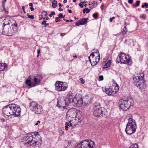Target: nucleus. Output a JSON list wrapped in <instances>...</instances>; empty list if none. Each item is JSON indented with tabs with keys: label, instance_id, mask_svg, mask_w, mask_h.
Listing matches in <instances>:
<instances>
[{
	"label": "nucleus",
	"instance_id": "1",
	"mask_svg": "<svg viewBox=\"0 0 148 148\" xmlns=\"http://www.w3.org/2000/svg\"><path fill=\"white\" fill-rule=\"evenodd\" d=\"M2 111L4 116H9L10 115H14L16 116H19L21 114V110L18 106L12 104L5 106L3 108Z\"/></svg>",
	"mask_w": 148,
	"mask_h": 148
},
{
	"label": "nucleus",
	"instance_id": "2",
	"mask_svg": "<svg viewBox=\"0 0 148 148\" xmlns=\"http://www.w3.org/2000/svg\"><path fill=\"white\" fill-rule=\"evenodd\" d=\"M35 137L30 134H28L24 138L25 141L24 143L27 146L30 145L39 147L41 145L42 140L41 139L37 140V138L40 135L37 134V135L34 134Z\"/></svg>",
	"mask_w": 148,
	"mask_h": 148
},
{
	"label": "nucleus",
	"instance_id": "3",
	"mask_svg": "<svg viewBox=\"0 0 148 148\" xmlns=\"http://www.w3.org/2000/svg\"><path fill=\"white\" fill-rule=\"evenodd\" d=\"M73 97L72 95L68 94L66 97L65 99L63 97H59L58 99L57 106L63 109H67L68 105L71 101Z\"/></svg>",
	"mask_w": 148,
	"mask_h": 148
},
{
	"label": "nucleus",
	"instance_id": "4",
	"mask_svg": "<svg viewBox=\"0 0 148 148\" xmlns=\"http://www.w3.org/2000/svg\"><path fill=\"white\" fill-rule=\"evenodd\" d=\"M144 76V74L141 73L136 75L134 76L133 78V82L134 85L142 90L144 89L146 87L143 80Z\"/></svg>",
	"mask_w": 148,
	"mask_h": 148
},
{
	"label": "nucleus",
	"instance_id": "5",
	"mask_svg": "<svg viewBox=\"0 0 148 148\" xmlns=\"http://www.w3.org/2000/svg\"><path fill=\"white\" fill-rule=\"evenodd\" d=\"M129 117L125 131L127 134L131 135L135 132L137 127L135 120L132 118V115H130Z\"/></svg>",
	"mask_w": 148,
	"mask_h": 148
},
{
	"label": "nucleus",
	"instance_id": "6",
	"mask_svg": "<svg viewBox=\"0 0 148 148\" xmlns=\"http://www.w3.org/2000/svg\"><path fill=\"white\" fill-rule=\"evenodd\" d=\"M29 79L26 81V83L29 86H34L40 84L42 77L41 75H34L32 77V78L31 76H29Z\"/></svg>",
	"mask_w": 148,
	"mask_h": 148
},
{
	"label": "nucleus",
	"instance_id": "7",
	"mask_svg": "<svg viewBox=\"0 0 148 148\" xmlns=\"http://www.w3.org/2000/svg\"><path fill=\"white\" fill-rule=\"evenodd\" d=\"M107 110L103 107H101L100 104L95 105L93 108V114L97 117H102L105 116L107 113Z\"/></svg>",
	"mask_w": 148,
	"mask_h": 148
},
{
	"label": "nucleus",
	"instance_id": "8",
	"mask_svg": "<svg viewBox=\"0 0 148 148\" xmlns=\"http://www.w3.org/2000/svg\"><path fill=\"white\" fill-rule=\"evenodd\" d=\"M134 104V101L133 99L127 98L125 100H121V103L120 107L122 110L126 111L128 110L131 106H133Z\"/></svg>",
	"mask_w": 148,
	"mask_h": 148
},
{
	"label": "nucleus",
	"instance_id": "9",
	"mask_svg": "<svg viewBox=\"0 0 148 148\" xmlns=\"http://www.w3.org/2000/svg\"><path fill=\"white\" fill-rule=\"evenodd\" d=\"M116 61L118 63L127 64L129 65L132 64V61L129 57L124 53H121L119 57L116 59Z\"/></svg>",
	"mask_w": 148,
	"mask_h": 148
},
{
	"label": "nucleus",
	"instance_id": "10",
	"mask_svg": "<svg viewBox=\"0 0 148 148\" xmlns=\"http://www.w3.org/2000/svg\"><path fill=\"white\" fill-rule=\"evenodd\" d=\"M119 89V86L117 84H116L115 86H110L109 88L106 87L105 88H102L103 91L109 96L115 94L118 92Z\"/></svg>",
	"mask_w": 148,
	"mask_h": 148
},
{
	"label": "nucleus",
	"instance_id": "11",
	"mask_svg": "<svg viewBox=\"0 0 148 148\" xmlns=\"http://www.w3.org/2000/svg\"><path fill=\"white\" fill-rule=\"evenodd\" d=\"M29 107L31 110L37 114H40L43 111L42 106L34 101H32L29 103Z\"/></svg>",
	"mask_w": 148,
	"mask_h": 148
},
{
	"label": "nucleus",
	"instance_id": "12",
	"mask_svg": "<svg viewBox=\"0 0 148 148\" xmlns=\"http://www.w3.org/2000/svg\"><path fill=\"white\" fill-rule=\"evenodd\" d=\"M94 142L88 140H84L78 144L75 147V148H93Z\"/></svg>",
	"mask_w": 148,
	"mask_h": 148
},
{
	"label": "nucleus",
	"instance_id": "13",
	"mask_svg": "<svg viewBox=\"0 0 148 148\" xmlns=\"http://www.w3.org/2000/svg\"><path fill=\"white\" fill-rule=\"evenodd\" d=\"M56 89L58 91H64L67 89L68 85L66 82L57 81L55 84Z\"/></svg>",
	"mask_w": 148,
	"mask_h": 148
},
{
	"label": "nucleus",
	"instance_id": "14",
	"mask_svg": "<svg viewBox=\"0 0 148 148\" xmlns=\"http://www.w3.org/2000/svg\"><path fill=\"white\" fill-rule=\"evenodd\" d=\"M72 100V103L73 106L76 107L81 106L83 104V101L82 98L79 97H75Z\"/></svg>",
	"mask_w": 148,
	"mask_h": 148
},
{
	"label": "nucleus",
	"instance_id": "15",
	"mask_svg": "<svg viewBox=\"0 0 148 148\" xmlns=\"http://www.w3.org/2000/svg\"><path fill=\"white\" fill-rule=\"evenodd\" d=\"M78 111L75 108H72L69 110L66 113V116L71 118H74L76 116Z\"/></svg>",
	"mask_w": 148,
	"mask_h": 148
},
{
	"label": "nucleus",
	"instance_id": "16",
	"mask_svg": "<svg viewBox=\"0 0 148 148\" xmlns=\"http://www.w3.org/2000/svg\"><path fill=\"white\" fill-rule=\"evenodd\" d=\"M7 25H8L7 23H3L4 31L5 33L8 34V35L12 36L14 34L13 29H12L10 27H8V28H5V26Z\"/></svg>",
	"mask_w": 148,
	"mask_h": 148
},
{
	"label": "nucleus",
	"instance_id": "17",
	"mask_svg": "<svg viewBox=\"0 0 148 148\" xmlns=\"http://www.w3.org/2000/svg\"><path fill=\"white\" fill-rule=\"evenodd\" d=\"M100 60V55L99 54L98 56L96 57H95L93 59H90V62L92 66H94L96 65L99 62Z\"/></svg>",
	"mask_w": 148,
	"mask_h": 148
},
{
	"label": "nucleus",
	"instance_id": "18",
	"mask_svg": "<svg viewBox=\"0 0 148 148\" xmlns=\"http://www.w3.org/2000/svg\"><path fill=\"white\" fill-rule=\"evenodd\" d=\"M76 116L75 117L76 120L78 121V122H81L83 119L82 115L80 114L79 112L78 111L76 114Z\"/></svg>",
	"mask_w": 148,
	"mask_h": 148
},
{
	"label": "nucleus",
	"instance_id": "19",
	"mask_svg": "<svg viewBox=\"0 0 148 148\" xmlns=\"http://www.w3.org/2000/svg\"><path fill=\"white\" fill-rule=\"evenodd\" d=\"M83 103H84V104L86 105L88 103L89 99V97L88 96H86L83 97L82 98Z\"/></svg>",
	"mask_w": 148,
	"mask_h": 148
},
{
	"label": "nucleus",
	"instance_id": "20",
	"mask_svg": "<svg viewBox=\"0 0 148 148\" xmlns=\"http://www.w3.org/2000/svg\"><path fill=\"white\" fill-rule=\"evenodd\" d=\"M88 19V18L86 19L85 18H82L79 21V23H82V25H84L87 23Z\"/></svg>",
	"mask_w": 148,
	"mask_h": 148
},
{
	"label": "nucleus",
	"instance_id": "21",
	"mask_svg": "<svg viewBox=\"0 0 148 148\" xmlns=\"http://www.w3.org/2000/svg\"><path fill=\"white\" fill-rule=\"evenodd\" d=\"M126 22L125 23L124 27L123 28V30L121 31V33L123 35L125 34L127 32V30L126 28Z\"/></svg>",
	"mask_w": 148,
	"mask_h": 148
},
{
	"label": "nucleus",
	"instance_id": "22",
	"mask_svg": "<svg viewBox=\"0 0 148 148\" xmlns=\"http://www.w3.org/2000/svg\"><path fill=\"white\" fill-rule=\"evenodd\" d=\"M72 124L70 123V122H66L65 123V129L66 130H68L69 127H70L72 126Z\"/></svg>",
	"mask_w": 148,
	"mask_h": 148
},
{
	"label": "nucleus",
	"instance_id": "23",
	"mask_svg": "<svg viewBox=\"0 0 148 148\" xmlns=\"http://www.w3.org/2000/svg\"><path fill=\"white\" fill-rule=\"evenodd\" d=\"M74 146V145L72 141L71 140L68 141L67 147H69L70 148H72Z\"/></svg>",
	"mask_w": 148,
	"mask_h": 148
},
{
	"label": "nucleus",
	"instance_id": "24",
	"mask_svg": "<svg viewBox=\"0 0 148 148\" xmlns=\"http://www.w3.org/2000/svg\"><path fill=\"white\" fill-rule=\"evenodd\" d=\"M52 7L53 8H56L57 6V2L56 1L53 0L52 2Z\"/></svg>",
	"mask_w": 148,
	"mask_h": 148
},
{
	"label": "nucleus",
	"instance_id": "25",
	"mask_svg": "<svg viewBox=\"0 0 148 148\" xmlns=\"http://www.w3.org/2000/svg\"><path fill=\"white\" fill-rule=\"evenodd\" d=\"M111 62L110 60H109L107 62L105 63V64L104 65V66L105 68H107L109 67L110 65Z\"/></svg>",
	"mask_w": 148,
	"mask_h": 148
},
{
	"label": "nucleus",
	"instance_id": "26",
	"mask_svg": "<svg viewBox=\"0 0 148 148\" xmlns=\"http://www.w3.org/2000/svg\"><path fill=\"white\" fill-rule=\"evenodd\" d=\"M130 148H139V147L138 144L136 143L131 146Z\"/></svg>",
	"mask_w": 148,
	"mask_h": 148
},
{
	"label": "nucleus",
	"instance_id": "27",
	"mask_svg": "<svg viewBox=\"0 0 148 148\" xmlns=\"http://www.w3.org/2000/svg\"><path fill=\"white\" fill-rule=\"evenodd\" d=\"M95 57L94 55V53H92L90 55V56L88 57L89 61H90V59H93L95 58Z\"/></svg>",
	"mask_w": 148,
	"mask_h": 148
},
{
	"label": "nucleus",
	"instance_id": "28",
	"mask_svg": "<svg viewBox=\"0 0 148 148\" xmlns=\"http://www.w3.org/2000/svg\"><path fill=\"white\" fill-rule=\"evenodd\" d=\"M86 12V13H88L90 12V10L88 8H85L83 9V13L84 14Z\"/></svg>",
	"mask_w": 148,
	"mask_h": 148
},
{
	"label": "nucleus",
	"instance_id": "29",
	"mask_svg": "<svg viewBox=\"0 0 148 148\" xmlns=\"http://www.w3.org/2000/svg\"><path fill=\"white\" fill-rule=\"evenodd\" d=\"M41 14L43 16H47V15L48 14L46 11L43 10Z\"/></svg>",
	"mask_w": 148,
	"mask_h": 148
},
{
	"label": "nucleus",
	"instance_id": "30",
	"mask_svg": "<svg viewBox=\"0 0 148 148\" xmlns=\"http://www.w3.org/2000/svg\"><path fill=\"white\" fill-rule=\"evenodd\" d=\"M91 4H93L92 7H96L97 5V3L96 1H93V3H91Z\"/></svg>",
	"mask_w": 148,
	"mask_h": 148
},
{
	"label": "nucleus",
	"instance_id": "31",
	"mask_svg": "<svg viewBox=\"0 0 148 148\" xmlns=\"http://www.w3.org/2000/svg\"><path fill=\"white\" fill-rule=\"evenodd\" d=\"M140 3V1H136V3L135 5L133 4V6H135L136 7H138L139 6Z\"/></svg>",
	"mask_w": 148,
	"mask_h": 148
},
{
	"label": "nucleus",
	"instance_id": "32",
	"mask_svg": "<svg viewBox=\"0 0 148 148\" xmlns=\"http://www.w3.org/2000/svg\"><path fill=\"white\" fill-rule=\"evenodd\" d=\"M145 7L146 8H147L148 7V4L146 3H145L144 5H142V8H143Z\"/></svg>",
	"mask_w": 148,
	"mask_h": 148
},
{
	"label": "nucleus",
	"instance_id": "33",
	"mask_svg": "<svg viewBox=\"0 0 148 148\" xmlns=\"http://www.w3.org/2000/svg\"><path fill=\"white\" fill-rule=\"evenodd\" d=\"M98 13H97L95 14H92V16L94 17V18H96L98 17Z\"/></svg>",
	"mask_w": 148,
	"mask_h": 148
},
{
	"label": "nucleus",
	"instance_id": "34",
	"mask_svg": "<svg viewBox=\"0 0 148 148\" xmlns=\"http://www.w3.org/2000/svg\"><path fill=\"white\" fill-rule=\"evenodd\" d=\"M27 15L28 16V17L29 18H30L32 19H33L34 18V16L33 15H30L28 14H27Z\"/></svg>",
	"mask_w": 148,
	"mask_h": 148
},
{
	"label": "nucleus",
	"instance_id": "35",
	"mask_svg": "<svg viewBox=\"0 0 148 148\" xmlns=\"http://www.w3.org/2000/svg\"><path fill=\"white\" fill-rule=\"evenodd\" d=\"M55 14V13L53 11L51 12V13L49 14V16L50 17L52 16L53 15H54Z\"/></svg>",
	"mask_w": 148,
	"mask_h": 148
},
{
	"label": "nucleus",
	"instance_id": "36",
	"mask_svg": "<svg viewBox=\"0 0 148 148\" xmlns=\"http://www.w3.org/2000/svg\"><path fill=\"white\" fill-rule=\"evenodd\" d=\"M103 77L102 75H100L99 76V81H101L103 79Z\"/></svg>",
	"mask_w": 148,
	"mask_h": 148
},
{
	"label": "nucleus",
	"instance_id": "37",
	"mask_svg": "<svg viewBox=\"0 0 148 148\" xmlns=\"http://www.w3.org/2000/svg\"><path fill=\"white\" fill-rule=\"evenodd\" d=\"M79 80L81 81V83L82 84H83L84 83L85 81L82 78H80Z\"/></svg>",
	"mask_w": 148,
	"mask_h": 148
},
{
	"label": "nucleus",
	"instance_id": "38",
	"mask_svg": "<svg viewBox=\"0 0 148 148\" xmlns=\"http://www.w3.org/2000/svg\"><path fill=\"white\" fill-rule=\"evenodd\" d=\"M55 19V21L56 22L60 21V19H59V18H58V17H56Z\"/></svg>",
	"mask_w": 148,
	"mask_h": 148
},
{
	"label": "nucleus",
	"instance_id": "39",
	"mask_svg": "<svg viewBox=\"0 0 148 148\" xmlns=\"http://www.w3.org/2000/svg\"><path fill=\"white\" fill-rule=\"evenodd\" d=\"M6 0H4V1L2 2V5L3 8L5 6V3L6 1Z\"/></svg>",
	"mask_w": 148,
	"mask_h": 148
},
{
	"label": "nucleus",
	"instance_id": "40",
	"mask_svg": "<svg viewBox=\"0 0 148 148\" xmlns=\"http://www.w3.org/2000/svg\"><path fill=\"white\" fill-rule=\"evenodd\" d=\"M63 15L61 13H60L58 15V17L59 18H62Z\"/></svg>",
	"mask_w": 148,
	"mask_h": 148
},
{
	"label": "nucleus",
	"instance_id": "41",
	"mask_svg": "<svg viewBox=\"0 0 148 148\" xmlns=\"http://www.w3.org/2000/svg\"><path fill=\"white\" fill-rule=\"evenodd\" d=\"M83 3H82L81 2L79 4V5L80 7L82 8H83L84 6H83Z\"/></svg>",
	"mask_w": 148,
	"mask_h": 148
},
{
	"label": "nucleus",
	"instance_id": "42",
	"mask_svg": "<svg viewBox=\"0 0 148 148\" xmlns=\"http://www.w3.org/2000/svg\"><path fill=\"white\" fill-rule=\"evenodd\" d=\"M42 19H45V18H43V15L41 14L39 16V19L41 20Z\"/></svg>",
	"mask_w": 148,
	"mask_h": 148
},
{
	"label": "nucleus",
	"instance_id": "43",
	"mask_svg": "<svg viewBox=\"0 0 148 148\" xmlns=\"http://www.w3.org/2000/svg\"><path fill=\"white\" fill-rule=\"evenodd\" d=\"M82 23H75V25L77 26H79L80 25H82Z\"/></svg>",
	"mask_w": 148,
	"mask_h": 148
},
{
	"label": "nucleus",
	"instance_id": "44",
	"mask_svg": "<svg viewBox=\"0 0 148 148\" xmlns=\"http://www.w3.org/2000/svg\"><path fill=\"white\" fill-rule=\"evenodd\" d=\"M22 10H23L24 13H25L26 12H25V7L24 6H22Z\"/></svg>",
	"mask_w": 148,
	"mask_h": 148
},
{
	"label": "nucleus",
	"instance_id": "45",
	"mask_svg": "<svg viewBox=\"0 0 148 148\" xmlns=\"http://www.w3.org/2000/svg\"><path fill=\"white\" fill-rule=\"evenodd\" d=\"M128 2L129 3L132 4L133 3V0H128Z\"/></svg>",
	"mask_w": 148,
	"mask_h": 148
},
{
	"label": "nucleus",
	"instance_id": "46",
	"mask_svg": "<svg viewBox=\"0 0 148 148\" xmlns=\"http://www.w3.org/2000/svg\"><path fill=\"white\" fill-rule=\"evenodd\" d=\"M115 18V17H113L112 18H110V22H111L112 21V20L114 19Z\"/></svg>",
	"mask_w": 148,
	"mask_h": 148
},
{
	"label": "nucleus",
	"instance_id": "47",
	"mask_svg": "<svg viewBox=\"0 0 148 148\" xmlns=\"http://www.w3.org/2000/svg\"><path fill=\"white\" fill-rule=\"evenodd\" d=\"M40 121H38L35 124L36 125H37L39 123H40Z\"/></svg>",
	"mask_w": 148,
	"mask_h": 148
},
{
	"label": "nucleus",
	"instance_id": "48",
	"mask_svg": "<svg viewBox=\"0 0 148 148\" xmlns=\"http://www.w3.org/2000/svg\"><path fill=\"white\" fill-rule=\"evenodd\" d=\"M3 65L4 66V68H7L8 66L6 64H5V63H4L3 64Z\"/></svg>",
	"mask_w": 148,
	"mask_h": 148
},
{
	"label": "nucleus",
	"instance_id": "49",
	"mask_svg": "<svg viewBox=\"0 0 148 148\" xmlns=\"http://www.w3.org/2000/svg\"><path fill=\"white\" fill-rule=\"evenodd\" d=\"M30 10L31 11H33L34 10V8L33 7V6L32 7H30Z\"/></svg>",
	"mask_w": 148,
	"mask_h": 148
},
{
	"label": "nucleus",
	"instance_id": "50",
	"mask_svg": "<svg viewBox=\"0 0 148 148\" xmlns=\"http://www.w3.org/2000/svg\"><path fill=\"white\" fill-rule=\"evenodd\" d=\"M46 21H43L42 22V24L45 25V24L46 23Z\"/></svg>",
	"mask_w": 148,
	"mask_h": 148
},
{
	"label": "nucleus",
	"instance_id": "51",
	"mask_svg": "<svg viewBox=\"0 0 148 148\" xmlns=\"http://www.w3.org/2000/svg\"><path fill=\"white\" fill-rule=\"evenodd\" d=\"M66 34L65 33H61L60 34V36H64Z\"/></svg>",
	"mask_w": 148,
	"mask_h": 148
},
{
	"label": "nucleus",
	"instance_id": "52",
	"mask_svg": "<svg viewBox=\"0 0 148 148\" xmlns=\"http://www.w3.org/2000/svg\"><path fill=\"white\" fill-rule=\"evenodd\" d=\"M29 6L31 7H32L33 6V4L32 3H29Z\"/></svg>",
	"mask_w": 148,
	"mask_h": 148
},
{
	"label": "nucleus",
	"instance_id": "53",
	"mask_svg": "<svg viewBox=\"0 0 148 148\" xmlns=\"http://www.w3.org/2000/svg\"><path fill=\"white\" fill-rule=\"evenodd\" d=\"M40 53V49H39L37 50V53L38 54H39Z\"/></svg>",
	"mask_w": 148,
	"mask_h": 148
},
{
	"label": "nucleus",
	"instance_id": "54",
	"mask_svg": "<svg viewBox=\"0 0 148 148\" xmlns=\"http://www.w3.org/2000/svg\"><path fill=\"white\" fill-rule=\"evenodd\" d=\"M140 18H143L144 19H145V17H144V16L143 15H141L140 16Z\"/></svg>",
	"mask_w": 148,
	"mask_h": 148
},
{
	"label": "nucleus",
	"instance_id": "55",
	"mask_svg": "<svg viewBox=\"0 0 148 148\" xmlns=\"http://www.w3.org/2000/svg\"><path fill=\"white\" fill-rule=\"evenodd\" d=\"M58 10L60 11H63V9L61 8H60L58 9Z\"/></svg>",
	"mask_w": 148,
	"mask_h": 148
},
{
	"label": "nucleus",
	"instance_id": "56",
	"mask_svg": "<svg viewBox=\"0 0 148 148\" xmlns=\"http://www.w3.org/2000/svg\"><path fill=\"white\" fill-rule=\"evenodd\" d=\"M49 25V24L48 23H45L44 25V27H46L47 26H48Z\"/></svg>",
	"mask_w": 148,
	"mask_h": 148
},
{
	"label": "nucleus",
	"instance_id": "57",
	"mask_svg": "<svg viewBox=\"0 0 148 148\" xmlns=\"http://www.w3.org/2000/svg\"><path fill=\"white\" fill-rule=\"evenodd\" d=\"M86 2H87L85 0V1H84L83 2H81V3H83V4L84 3L86 4Z\"/></svg>",
	"mask_w": 148,
	"mask_h": 148
},
{
	"label": "nucleus",
	"instance_id": "58",
	"mask_svg": "<svg viewBox=\"0 0 148 148\" xmlns=\"http://www.w3.org/2000/svg\"><path fill=\"white\" fill-rule=\"evenodd\" d=\"M68 11L70 13H71L72 12V11L71 10H68Z\"/></svg>",
	"mask_w": 148,
	"mask_h": 148
},
{
	"label": "nucleus",
	"instance_id": "59",
	"mask_svg": "<svg viewBox=\"0 0 148 148\" xmlns=\"http://www.w3.org/2000/svg\"><path fill=\"white\" fill-rule=\"evenodd\" d=\"M104 5H102L101 6V7L102 8H101V9L102 10H103V8L104 7Z\"/></svg>",
	"mask_w": 148,
	"mask_h": 148
},
{
	"label": "nucleus",
	"instance_id": "60",
	"mask_svg": "<svg viewBox=\"0 0 148 148\" xmlns=\"http://www.w3.org/2000/svg\"><path fill=\"white\" fill-rule=\"evenodd\" d=\"M58 5L59 7H62V5L60 3H59L58 4Z\"/></svg>",
	"mask_w": 148,
	"mask_h": 148
},
{
	"label": "nucleus",
	"instance_id": "61",
	"mask_svg": "<svg viewBox=\"0 0 148 148\" xmlns=\"http://www.w3.org/2000/svg\"><path fill=\"white\" fill-rule=\"evenodd\" d=\"M1 120L3 121H5V119L3 118H1Z\"/></svg>",
	"mask_w": 148,
	"mask_h": 148
},
{
	"label": "nucleus",
	"instance_id": "62",
	"mask_svg": "<svg viewBox=\"0 0 148 148\" xmlns=\"http://www.w3.org/2000/svg\"><path fill=\"white\" fill-rule=\"evenodd\" d=\"M67 2V0H64L63 1V3H66Z\"/></svg>",
	"mask_w": 148,
	"mask_h": 148
},
{
	"label": "nucleus",
	"instance_id": "63",
	"mask_svg": "<svg viewBox=\"0 0 148 148\" xmlns=\"http://www.w3.org/2000/svg\"><path fill=\"white\" fill-rule=\"evenodd\" d=\"M14 25L15 27H17V24L16 23L14 24Z\"/></svg>",
	"mask_w": 148,
	"mask_h": 148
},
{
	"label": "nucleus",
	"instance_id": "64",
	"mask_svg": "<svg viewBox=\"0 0 148 148\" xmlns=\"http://www.w3.org/2000/svg\"><path fill=\"white\" fill-rule=\"evenodd\" d=\"M73 57L75 58H77V56L75 55V56H73Z\"/></svg>",
	"mask_w": 148,
	"mask_h": 148
}]
</instances>
